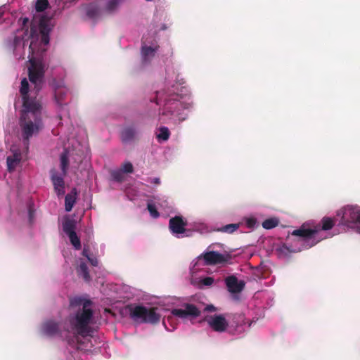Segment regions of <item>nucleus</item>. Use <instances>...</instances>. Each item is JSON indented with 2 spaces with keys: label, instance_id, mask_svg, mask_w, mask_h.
<instances>
[{
  "label": "nucleus",
  "instance_id": "obj_7",
  "mask_svg": "<svg viewBox=\"0 0 360 360\" xmlns=\"http://www.w3.org/2000/svg\"><path fill=\"white\" fill-rule=\"evenodd\" d=\"M145 37L141 39V56L142 63L144 65L149 64L155 56L156 52L159 49V45L155 40H153L150 44Z\"/></svg>",
  "mask_w": 360,
  "mask_h": 360
},
{
  "label": "nucleus",
  "instance_id": "obj_43",
  "mask_svg": "<svg viewBox=\"0 0 360 360\" xmlns=\"http://www.w3.org/2000/svg\"><path fill=\"white\" fill-rule=\"evenodd\" d=\"M29 19L27 18H22V25L25 26L27 23L28 22Z\"/></svg>",
  "mask_w": 360,
  "mask_h": 360
},
{
  "label": "nucleus",
  "instance_id": "obj_39",
  "mask_svg": "<svg viewBox=\"0 0 360 360\" xmlns=\"http://www.w3.org/2000/svg\"><path fill=\"white\" fill-rule=\"evenodd\" d=\"M88 260L91 262V264L96 266L98 265V260L96 258H91L90 257L88 258Z\"/></svg>",
  "mask_w": 360,
  "mask_h": 360
},
{
  "label": "nucleus",
  "instance_id": "obj_18",
  "mask_svg": "<svg viewBox=\"0 0 360 360\" xmlns=\"http://www.w3.org/2000/svg\"><path fill=\"white\" fill-rule=\"evenodd\" d=\"M136 136V130L132 127H127L121 131V139L124 143H130L135 140Z\"/></svg>",
  "mask_w": 360,
  "mask_h": 360
},
{
  "label": "nucleus",
  "instance_id": "obj_10",
  "mask_svg": "<svg viewBox=\"0 0 360 360\" xmlns=\"http://www.w3.org/2000/svg\"><path fill=\"white\" fill-rule=\"evenodd\" d=\"M205 320L209 326L216 332H224L229 326L228 321L222 314L207 316Z\"/></svg>",
  "mask_w": 360,
  "mask_h": 360
},
{
  "label": "nucleus",
  "instance_id": "obj_32",
  "mask_svg": "<svg viewBox=\"0 0 360 360\" xmlns=\"http://www.w3.org/2000/svg\"><path fill=\"white\" fill-rule=\"evenodd\" d=\"M147 209L152 217L158 218L160 216V214L154 204L148 203Z\"/></svg>",
  "mask_w": 360,
  "mask_h": 360
},
{
  "label": "nucleus",
  "instance_id": "obj_27",
  "mask_svg": "<svg viewBox=\"0 0 360 360\" xmlns=\"http://www.w3.org/2000/svg\"><path fill=\"white\" fill-rule=\"evenodd\" d=\"M79 274L83 276L84 279L86 281H89L90 275L89 273L88 266L86 263L81 262L78 269Z\"/></svg>",
  "mask_w": 360,
  "mask_h": 360
},
{
  "label": "nucleus",
  "instance_id": "obj_8",
  "mask_svg": "<svg viewBox=\"0 0 360 360\" xmlns=\"http://www.w3.org/2000/svg\"><path fill=\"white\" fill-rule=\"evenodd\" d=\"M30 89V85L26 78H23L21 80V85L20 88V93L22 99L23 108L41 107V103L39 100L36 98H30L28 93Z\"/></svg>",
  "mask_w": 360,
  "mask_h": 360
},
{
  "label": "nucleus",
  "instance_id": "obj_14",
  "mask_svg": "<svg viewBox=\"0 0 360 360\" xmlns=\"http://www.w3.org/2000/svg\"><path fill=\"white\" fill-rule=\"evenodd\" d=\"M203 257L207 265L222 264L226 262L225 256L218 252L210 251L199 257Z\"/></svg>",
  "mask_w": 360,
  "mask_h": 360
},
{
  "label": "nucleus",
  "instance_id": "obj_23",
  "mask_svg": "<svg viewBox=\"0 0 360 360\" xmlns=\"http://www.w3.org/2000/svg\"><path fill=\"white\" fill-rule=\"evenodd\" d=\"M170 132L167 127H161L159 129V134L157 135V139L159 141H167L169 138Z\"/></svg>",
  "mask_w": 360,
  "mask_h": 360
},
{
  "label": "nucleus",
  "instance_id": "obj_15",
  "mask_svg": "<svg viewBox=\"0 0 360 360\" xmlns=\"http://www.w3.org/2000/svg\"><path fill=\"white\" fill-rule=\"evenodd\" d=\"M225 283L228 290L231 293H239L245 287L244 281H238L233 275L227 276L225 278Z\"/></svg>",
  "mask_w": 360,
  "mask_h": 360
},
{
  "label": "nucleus",
  "instance_id": "obj_1",
  "mask_svg": "<svg viewBox=\"0 0 360 360\" xmlns=\"http://www.w3.org/2000/svg\"><path fill=\"white\" fill-rule=\"evenodd\" d=\"M41 107L24 108L22 110L20 126L22 131L23 143L28 149L30 139L37 134L42 128Z\"/></svg>",
  "mask_w": 360,
  "mask_h": 360
},
{
  "label": "nucleus",
  "instance_id": "obj_26",
  "mask_svg": "<svg viewBox=\"0 0 360 360\" xmlns=\"http://www.w3.org/2000/svg\"><path fill=\"white\" fill-rule=\"evenodd\" d=\"M278 220L276 218H270L262 222V227L265 229H271L278 225Z\"/></svg>",
  "mask_w": 360,
  "mask_h": 360
},
{
  "label": "nucleus",
  "instance_id": "obj_17",
  "mask_svg": "<svg viewBox=\"0 0 360 360\" xmlns=\"http://www.w3.org/2000/svg\"><path fill=\"white\" fill-rule=\"evenodd\" d=\"M68 90L66 87L58 86L54 90V98L56 103L59 106L65 104V101L68 96Z\"/></svg>",
  "mask_w": 360,
  "mask_h": 360
},
{
  "label": "nucleus",
  "instance_id": "obj_40",
  "mask_svg": "<svg viewBox=\"0 0 360 360\" xmlns=\"http://www.w3.org/2000/svg\"><path fill=\"white\" fill-rule=\"evenodd\" d=\"M34 217V211L31 207L29 208V218L30 221H32V219Z\"/></svg>",
  "mask_w": 360,
  "mask_h": 360
},
{
  "label": "nucleus",
  "instance_id": "obj_34",
  "mask_svg": "<svg viewBox=\"0 0 360 360\" xmlns=\"http://www.w3.org/2000/svg\"><path fill=\"white\" fill-rule=\"evenodd\" d=\"M122 171L124 173H132L134 171L133 165L131 162H125L122 167Z\"/></svg>",
  "mask_w": 360,
  "mask_h": 360
},
{
  "label": "nucleus",
  "instance_id": "obj_19",
  "mask_svg": "<svg viewBox=\"0 0 360 360\" xmlns=\"http://www.w3.org/2000/svg\"><path fill=\"white\" fill-rule=\"evenodd\" d=\"M20 160L21 154L19 152H15L12 155L8 156L6 159L8 170L9 172L14 170Z\"/></svg>",
  "mask_w": 360,
  "mask_h": 360
},
{
  "label": "nucleus",
  "instance_id": "obj_33",
  "mask_svg": "<svg viewBox=\"0 0 360 360\" xmlns=\"http://www.w3.org/2000/svg\"><path fill=\"white\" fill-rule=\"evenodd\" d=\"M123 173L124 172L122 170L113 171L111 173V176L115 181L117 182H122L124 180Z\"/></svg>",
  "mask_w": 360,
  "mask_h": 360
},
{
  "label": "nucleus",
  "instance_id": "obj_29",
  "mask_svg": "<svg viewBox=\"0 0 360 360\" xmlns=\"http://www.w3.org/2000/svg\"><path fill=\"white\" fill-rule=\"evenodd\" d=\"M48 0H37L35 4V9L37 12L45 11L49 6Z\"/></svg>",
  "mask_w": 360,
  "mask_h": 360
},
{
  "label": "nucleus",
  "instance_id": "obj_25",
  "mask_svg": "<svg viewBox=\"0 0 360 360\" xmlns=\"http://www.w3.org/2000/svg\"><path fill=\"white\" fill-rule=\"evenodd\" d=\"M75 197L71 194H67L65 198V208L67 212H70L75 205Z\"/></svg>",
  "mask_w": 360,
  "mask_h": 360
},
{
  "label": "nucleus",
  "instance_id": "obj_42",
  "mask_svg": "<svg viewBox=\"0 0 360 360\" xmlns=\"http://www.w3.org/2000/svg\"><path fill=\"white\" fill-rule=\"evenodd\" d=\"M233 317L237 318L238 319H239V321H241L243 320V316L242 314H234Z\"/></svg>",
  "mask_w": 360,
  "mask_h": 360
},
{
  "label": "nucleus",
  "instance_id": "obj_6",
  "mask_svg": "<svg viewBox=\"0 0 360 360\" xmlns=\"http://www.w3.org/2000/svg\"><path fill=\"white\" fill-rule=\"evenodd\" d=\"M30 67L28 69L29 79L32 84H34V89L39 91L41 87L44 77V67L40 63L34 60H30Z\"/></svg>",
  "mask_w": 360,
  "mask_h": 360
},
{
  "label": "nucleus",
  "instance_id": "obj_2",
  "mask_svg": "<svg viewBox=\"0 0 360 360\" xmlns=\"http://www.w3.org/2000/svg\"><path fill=\"white\" fill-rule=\"evenodd\" d=\"M162 100L164 101V108L161 113L162 117L165 116L168 120L173 119L174 117H177L179 121L185 120L184 117H181L179 111L186 108V107L180 102L179 94H166L164 92H157L155 98L151 101H154L156 104L159 105Z\"/></svg>",
  "mask_w": 360,
  "mask_h": 360
},
{
  "label": "nucleus",
  "instance_id": "obj_45",
  "mask_svg": "<svg viewBox=\"0 0 360 360\" xmlns=\"http://www.w3.org/2000/svg\"><path fill=\"white\" fill-rule=\"evenodd\" d=\"M33 32H34V28L31 27V34H32Z\"/></svg>",
  "mask_w": 360,
  "mask_h": 360
},
{
  "label": "nucleus",
  "instance_id": "obj_35",
  "mask_svg": "<svg viewBox=\"0 0 360 360\" xmlns=\"http://www.w3.org/2000/svg\"><path fill=\"white\" fill-rule=\"evenodd\" d=\"M214 283V278L212 277H205L201 280V283L206 286H210Z\"/></svg>",
  "mask_w": 360,
  "mask_h": 360
},
{
  "label": "nucleus",
  "instance_id": "obj_38",
  "mask_svg": "<svg viewBox=\"0 0 360 360\" xmlns=\"http://www.w3.org/2000/svg\"><path fill=\"white\" fill-rule=\"evenodd\" d=\"M216 309V307L212 304L207 305L205 308V310L207 311H215Z\"/></svg>",
  "mask_w": 360,
  "mask_h": 360
},
{
  "label": "nucleus",
  "instance_id": "obj_30",
  "mask_svg": "<svg viewBox=\"0 0 360 360\" xmlns=\"http://www.w3.org/2000/svg\"><path fill=\"white\" fill-rule=\"evenodd\" d=\"M239 227V225L237 224H230L226 226H222L219 231L222 232L232 233L236 231Z\"/></svg>",
  "mask_w": 360,
  "mask_h": 360
},
{
  "label": "nucleus",
  "instance_id": "obj_24",
  "mask_svg": "<svg viewBox=\"0 0 360 360\" xmlns=\"http://www.w3.org/2000/svg\"><path fill=\"white\" fill-rule=\"evenodd\" d=\"M321 230H330L335 225V221L332 218L325 217L321 219Z\"/></svg>",
  "mask_w": 360,
  "mask_h": 360
},
{
  "label": "nucleus",
  "instance_id": "obj_46",
  "mask_svg": "<svg viewBox=\"0 0 360 360\" xmlns=\"http://www.w3.org/2000/svg\"><path fill=\"white\" fill-rule=\"evenodd\" d=\"M248 224H249V226H251V225H252V221H251V220H250V221H248Z\"/></svg>",
  "mask_w": 360,
  "mask_h": 360
},
{
  "label": "nucleus",
  "instance_id": "obj_4",
  "mask_svg": "<svg viewBox=\"0 0 360 360\" xmlns=\"http://www.w3.org/2000/svg\"><path fill=\"white\" fill-rule=\"evenodd\" d=\"M130 317L141 323H157L160 321V316L156 312V308H146L140 305H128Z\"/></svg>",
  "mask_w": 360,
  "mask_h": 360
},
{
  "label": "nucleus",
  "instance_id": "obj_22",
  "mask_svg": "<svg viewBox=\"0 0 360 360\" xmlns=\"http://www.w3.org/2000/svg\"><path fill=\"white\" fill-rule=\"evenodd\" d=\"M39 28L41 35L49 34L50 32V27L48 25V20L44 18H41L39 21Z\"/></svg>",
  "mask_w": 360,
  "mask_h": 360
},
{
  "label": "nucleus",
  "instance_id": "obj_37",
  "mask_svg": "<svg viewBox=\"0 0 360 360\" xmlns=\"http://www.w3.org/2000/svg\"><path fill=\"white\" fill-rule=\"evenodd\" d=\"M41 41L44 44H49V34L41 35Z\"/></svg>",
  "mask_w": 360,
  "mask_h": 360
},
{
  "label": "nucleus",
  "instance_id": "obj_13",
  "mask_svg": "<svg viewBox=\"0 0 360 360\" xmlns=\"http://www.w3.org/2000/svg\"><path fill=\"white\" fill-rule=\"evenodd\" d=\"M41 330L47 336L61 335L60 323L53 320H48L42 324Z\"/></svg>",
  "mask_w": 360,
  "mask_h": 360
},
{
  "label": "nucleus",
  "instance_id": "obj_5",
  "mask_svg": "<svg viewBox=\"0 0 360 360\" xmlns=\"http://www.w3.org/2000/svg\"><path fill=\"white\" fill-rule=\"evenodd\" d=\"M338 215H341V224L343 225L353 227L360 224V207L348 205L340 210Z\"/></svg>",
  "mask_w": 360,
  "mask_h": 360
},
{
  "label": "nucleus",
  "instance_id": "obj_9",
  "mask_svg": "<svg viewBox=\"0 0 360 360\" xmlns=\"http://www.w3.org/2000/svg\"><path fill=\"white\" fill-rule=\"evenodd\" d=\"M319 230L320 229L317 227L307 229L304 226H302L300 229L294 230L292 235L301 238L304 242L308 243L307 246L311 248L319 242L315 239L314 236Z\"/></svg>",
  "mask_w": 360,
  "mask_h": 360
},
{
  "label": "nucleus",
  "instance_id": "obj_36",
  "mask_svg": "<svg viewBox=\"0 0 360 360\" xmlns=\"http://www.w3.org/2000/svg\"><path fill=\"white\" fill-rule=\"evenodd\" d=\"M148 181H149L150 183L154 184L155 185L160 184V179L158 177L153 178V179H148Z\"/></svg>",
  "mask_w": 360,
  "mask_h": 360
},
{
  "label": "nucleus",
  "instance_id": "obj_3",
  "mask_svg": "<svg viewBox=\"0 0 360 360\" xmlns=\"http://www.w3.org/2000/svg\"><path fill=\"white\" fill-rule=\"evenodd\" d=\"M74 304L82 307L75 314L74 325L77 333L84 337L89 333V324L93 317V310L91 308V301L78 298L72 302V304Z\"/></svg>",
  "mask_w": 360,
  "mask_h": 360
},
{
  "label": "nucleus",
  "instance_id": "obj_21",
  "mask_svg": "<svg viewBox=\"0 0 360 360\" xmlns=\"http://www.w3.org/2000/svg\"><path fill=\"white\" fill-rule=\"evenodd\" d=\"M69 165L68 152L64 151L60 155V168L63 176L67 174L68 168Z\"/></svg>",
  "mask_w": 360,
  "mask_h": 360
},
{
  "label": "nucleus",
  "instance_id": "obj_11",
  "mask_svg": "<svg viewBox=\"0 0 360 360\" xmlns=\"http://www.w3.org/2000/svg\"><path fill=\"white\" fill-rule=\"evenodd\" d=\"M172 314L181 319H185L188 316L195 318L200 315V311L195 305L186 303L184 304V309H174L172 311Z\"/></svg>",
  "mask_w": 360,
  "mask_h": 360
},
{
  "label": "nucleus",
  "instance_id": "obj_41",
  "mask_svg": "<svg viewBox=\"0 0 360 360\" xmlns=\"http://www.w3.org/2000/svg\"><path fill=\"white\" fill-rule=\"evenodd\" d=\"M82 255H83V256L86 257L88 259L89 257V250L84 248L82 251Z\"/></svg>",
  "mask_w": 360,
  "mask_h": 360
},
{
  "label": "nucleus",
  "instance_id": "obj_31",
  "mask_svg": "<svg viewBox=\"0 0 360 360\" xmlns=\"http://www.w3.org/2000/svg\"><path fill=\"white\" fill-rule=\"evenodd\" d=\"M120 0H108L106 9L109 12H112L116 9L117 6L119 5Z\"/></svg>",
  "mask_w": 360,
  "mask_h": 360
},
{
  "label": "nucleus",
  "instance_id": "obj_44",
  "mask_svg": "<svg viewBox=\"0 0 360 360\" xmlns=\"http://www.w3.org/2000/svg\"><path fill=\"white\" fill-rule=\"evenodd\" d=\"M4 9L3 7H0V18H2V16L4 15Z\"/></svg>",
  "mask_w": 360,
  "mask_h": 360
},
{
  "label": "nucleus",
  "instance_id": "obj_20",
  "mask_svg": "<svg viewBox=\"0 0 360 360\" xmlns=\"http://www.w3.org/2000/svg\"><path fill=\"white\" fill-rule=\"evenodd\" d=\"M76 224L73 219H67L63 223V230L68 236L75 232Z\"/></svg>",
  "mask_w": 360,
  "mask_h": 360
},
{
  "label": "nucleus",
  "instance_id": "obj_12",
  "mask_svg": "<svg viewBox=\"0 0 360 360\" xmlns=\"http://www.w3.org/2000/svg\"><path fill=\"white\" fill-rule=\"evenodd\" d=\"M187 221L181 216H175L169 221V228L172 234H182L186 232Z\"/></svg>",
  "mask_w": 360,
  "mask_h": 360
},
{
  "label": "nucleus",
  "instance_id": "obj_28",
  "mask_svg": "<svg viewBox=\"0 0 360 360\" xmlns=\"http://www.w3.org/2000/svg\"><path fill=\"white\" fill-rule=\"evenodd\" d=\"M71 244L74 246L76 250H80L82 248L79 238L77 236L76 233L68 235Z\"/></svg>",
  "mask_w": 360,
  "mask_h": 360
},
{
  "label": "nucleus",
  "instance_id": "obj_16",
  "mask_svg": "<svg viewBox=\"0 0 360 360\" xmlns=\"http://www.w3.org/2000/svg\"><path fill=\"white\" fill-rule=\"evenodd\" d=\"M51 179L58 196L63 195L65 194V181L63 177L53 172L51 174Z\"/></svg>",
  "mask_w": 360,
  "mask_h": 360
}]
</instances>
